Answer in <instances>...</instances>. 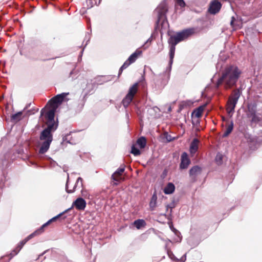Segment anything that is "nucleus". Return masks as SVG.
Listing matches in <instances>:
<instances>
[{"instance_id": "f704fd0d", "label": "nucleus", "mask_w": 262, "mask_h": 262, "mask_svg": "<svg viewBox=\"0 0 262 262\" xmlns=\"http://www.w3.org/2000/svg\"><path fill=\"white\" fill-rule=\"evenodd\" d=\"M186 259V254H184L180 259L181 261L182 262H185Z\"/></svg>"}, {"instance_id": "c9c22d12", "label": "nucleus", "mask_w": 262, "mask_h": 262, "mask_svg": "<svg viewBox=\"0 0 262 262\" xmlns=\"http://www.w3.org/2000/svg\"><path fill=\"white\" fill-rule=\"evenodd\" d=\"M34 114V112H33L32 110H29L27 112L26 115H30L31 114Z\"/></svg>"}, {"instance_id": "20e7f679", "label": "nucleus", "mask_w": 262, "mask_h": 262, "mask_svg": "<svg viewBox=\"0 0 262 262\" xmlns=\"http://www.w3.org/2000/svg\"><path fill=\"white\" fill-rule=\"evenodd\" d=\"M69 93H62L55 96L49 101L47 105H49L50 108V110L45 113L46 119L54 120L55 112L58 106L62 102L66 96Z\"/></svg>"}, {"instance_id": "4be33fe9", "label": "nucleus", "mask_w": 262, "mask_h": 262, "mask_svg": "<svg viewBox=\"0 0 262 262\" xmlns=\"http://www.w3.org/2000/svg\"><path fill=\"white\" fill-rule=\"evenodd\" d=\"M157 197L156 194L152 195L150 203L149 206L151 210H154L156 206Z\"/></svg>"}, {"instance_id": "58836bf2", "label": "nucleus", "mask_w": 262, "mask_h": 262, "mask_svg": "<svg viewBox=\"0 0 262 262\" xmlns=\"http://www.w3.org/2000/svg\"><path fill=\"white\" fill-rule=\"evenodd\" d=\"M30 104H31L30 103V104H27V105L26 106V107L24 108V111H23V112H24L25 110H26V109H27V108L30 106Z\"/></svg>"}, {"instance_id": "2eb2a0df", "label": "nucleus", "mask_w": 262, "mask_h": 262, "mask_svg": "<svg viewBox=\"0 0 262 262\" xmlns=\"http://www.w3.org/2000/svg\"><path fill=\"white\" fill-rule=\"evenodd\" d=\"M124 166L121 167L117 169V170L112 174V179L117 182H119L121 179V176L124 171Z\"/></svg>"}, {"instance_id": "1a4fd4ad", "label": "nucleus", "mask_w": 262, "mask_h": 262, "mask_svg": "<svg viewBox=\"0 0 262 262\" xmlns=\"http://www.w3.org/2000/svg\"><path fill=\"white\" fill-rule=\"evenodd\" d=\"M41 234L39 231L37 230L30 235H29L28 236H27L25 239L19 242V243L18 244V246L16 249L13 251L12 253L11 254L13 256L16 255L18 252L20 250V249L22 248L23 246L31 238L33 237L34 236L39 235Z\"/></svg>"}, {"instance_id": "2f4dec72", "label": "nucleus", "mask_w": 262, "mask_h": 262, "mask_svg": "<svg viewBox=\"0 0 262 262\" xmlns=\"http://www.w3.org/2000/svg\"><path fill=\"white\" fill-rule=\"evenodd\" d=\"M215 161L218 164H221L222 161V155L220 154H217L215 158Z\"/></svg>"}, {"instance_id": "39448f33", "label": "nucleus", "mask_w": 262, "mask_h": 262, "mask_svg": "<svg viewBox=\"0 0 262 262\" xmlns=\"http://www.w3.org/2000/svg\"><path fill=\"white\" fill-rule=\"evenodd\" d=\"M241 96L239 90L236 89L233 91L232 94L229 96L227 103L226 111L228 115H232L234 112L235 106Z\"/></svg>"}, {"instance_id": "ea45409f", "label": "nucleus", "mask_w": 262, "mask_h": 262, "mask_svg": "<svg viewBox=\"0 0 262 262\" xmlns=\"http://www.w3.org/2000/svg\"><path fill=\"white\" fill-rule=\"evenodd\" d=\"M46 252V251H44L42 253H41V254L39 255L38 257L37 258V259H39V257L40 256H42Z\"/></svg>"}, {"instance_id": "e433bc0d", "label": "nucleus", "mask_w": 262, "mask_h": 262, "mask_svg": "<svg viewBox=\"0 0 262 262\" xmlns=\"http://www.w3.org/2000/svg\"><path fill=\"white\" fill-rule=\"evenodd\" d=\"M170 228L171 229V230H172V231H173L175 232V233H176V234H177V232H178V231L176 229H174V228H173V227H172L171 226H170Z\"/></svg>"}, {"instance_id": "f3484780", "label": "nucleus", "mask_w": 262, "mask_h": 262, "mask_svg": "<svg viewBox=\"0 0 262 262\" xmlns=\"http://www.w3.org/2000/svg\"><path fill=\"white\" fill-rule=\"evenodd\" d=\"M175 189V186L172 183H168L164 189V192L166 194L172 193Z\"/></svg>"}, {"instance_id": "5701e85b", "label": "nucleus", "mask_w": 262, "mask_h": 262, "mask_svg": "<svg viewBox=\"0 0 262 262\" xmlns=\"http://www.w3.org/2000/svg\"><path fill=\"white\" fill-rule=\"evenodd\" d=\"M134 225L138 229H139L142 227L145 226V222L143 220L138 219L134 222Z\"/></svg>"}, {"instance_id": "6ab92c4d", "label": "nucleus", "mask_w": 262, "mask_h": 262, "mask_svg": "<svg viewBox=\"0 0 262 262\" xmlns=\"http://www.w3.org/2000/svg\"><path fill=\"white\" fill-rule=\"evenodd\" d=\"M142 52L139 50H136L134 53H133L128 58V61L130 62V63H132L134 62L138 57L141 54Z\"/></svg>"}, {"instance_id": "473e14b6", "label": "nucleus", "mask_w": 262, "mask_h": 262, "mask_svg": "<svg viewBox=\"0 0 262 262\" xmlns=\"http://www.w3.org/2000/svg\"><path fill=\"white\" fill-rule=\"evenodd\" d=\"M167 253H168V256H169V257L171 259H175L174 256V255L173 254V253L171 251H167Z\"/></svg>"}, {"instance_id": "f8f14e48", "label": "nucleus", "mask_w": 262, "mask_h": 262, "mask_svg": "<svg viewBox=\"0 0 262 262\" xmlns=\"http://www.w3.org/2000/svg\"><path fill=\"white\" fill-rule=\"evenodd\" d=\"M86 203L83 199L78 198L73 203L72 206H75L78 210H84L86 207Z\"/></svg>"}, {"instance_id": "9d476101", "label": "nucleus", "mask_w": 262, "mask_h": 262, "mask_svg": "<svg viewBox=\"0 0 262 262\" xmlns=\"http://www.w3.org/2000/svg\"><path fill=\"white\" fill-rule=\"evenodd\" d=\"M202 168L199 166H194L189 170V176L191 180L195 182L196 180L197 177L202 173Z\"/></svg>"}, {"instance_id": "f257e3e1", "label": "nucleus", "mask_w": 262, "mask_h": 262, "mask_svg": "<svg viewBox=\"0 0 262 262\" xmlns=\"http://www.w3.org/2000/svg\"><path fill=\"white\" fill-rule=\"evenodd\" d=\"M196 30V29L194 28H188L184 30L181 32H178L175 35L171 36L169 38L168 43L170 46V60L169 61V67L167 68L166 71V77L165 79V82H167L168 79H169L170 72L171 71V65L173 63V59L174 56L176 46L180 41L195 33Z\"/></svg>"}, {"instance_id": "b1692460", "label": "nucleus", "mask_w": 262, "mask_h": 262, "mask_svg": "<svg viewBox=\"0 0 262 262\" xmlns=\"http://www.w3.org/2000/svg\"><path fill=\"white\" fill-rule=\"evenodd\" d=\"M23 112H19L15 114H13L11 116V120L15 122H17L19 120H20L22 118V115H23Z\"/></svg>"}, {"instance_id": "cd10ccee", "label": "nucleus", "mask_w": 262, "mask_h": 262, "mask_svg": "<svg viewBox=\"0 0 262 262\" xmlns=\"http://www.w3.org/2000/svg\"><path fill=\"white\" fill-rule=\"evenodd\" d=\"M130 64L131 63H130V62L127 60L120 68L119 75L121 74L124 69L128 67Z\"/></svg>"}, {"instance_id": "a211bd4d", "label": "nucleus", "mask_w": 262, "mask_h": 262, "mask_svg": "<svg viewBox=\"0 0 262 262\" xmlns=\"http://www.w3.org/2000/svg\"><path fill=\"white\" fill-rule=\"evenodd\" d=\"M256 104L254 103L248 104V116L256 114Z\"/></svg>"}, {"instance_id": "bb28decb", "label": "nucleus", "mask_w": 262, "mask_h": 262, "mask_svg": "<svg viewBox=\"0 0 262 262\" xmlns=\"http://www.w3.org/2000/svg\"><path fill=\"white\" fill-rule=\"evenodd\" d=\"M131 153L135 156H139L141 154L140 150L136 147L135 145H133L132 147Z\"/></svg>"}, {"instance_id": "0eeeda50", "label": "nucleus", "mask_w": 262, "mask_h": 262, "mask_svg": "<svg viewBox=\"0 0 262 262\" xmlns=\"http://www.w3.org/2000/svg\"><path fill=\"white\" fill-rule=\"evenodd\" d=\"M137 83H135L129 88L127 94L122 101V104L124 107L126 108L132 101L135 95L137 92Z\"/></svg>"}, {"instance_id": "aec40b11", "label": "nucleus", "mask_w": 262, "mask_h": 262, "mask_svg": "<svg viewBox=\"0 0 262 262\" xmlns=\"http://www.w3.org/2000/svg\"><path fill=\"white\" fill-rule=\"evenodd\" d=\"M205 106L206 105L199 106L193 111L192 114L194 115L195 117L200 118V117H201L202 115L203 112L204 110Z\"/></svg>"}, {"instance_id": "423d86ee", "label": "nucleus", "mask_w": 262, "mask_h": 262, "mask_svg": "<svg viewBox=\"0 0 262 262\" xmlns=\"http://www.w3.org/2000/svg\"><path fill=\"white\" fill-rule=\"evenodd\" d=\"M82 181H83L81 177H79L77 179L76 182L73 188L72 189H69L68 185L69 183V177L68 176L67 181V183H66V191L69 193H71L75 191L76 188L77 186H79L81 187H83ZM81 195L83 197H84V198H85V199L89 198L90 195H89V193L88 190L86 189L82 188V189L81 191Z\"/></svg>"}, {"instance_id": "72a5a7b5", "label": "nucleus", "mask_w": 262, "mask_h": 262, "mask_svg": "<svg viewBox=\"0 0 262 262\" xmlns=\"http://www.w3.org/2000/svg\"><path fill=\"white\" fill-rule=\"evenodd\" d=\"M234 17H232V20L230 22V24L232 26L233 28H234V29H236V28L234 25Z\"/></svg>"}, {"instance_id": "4c0bfd02", "label": "nucleus", "mask_w": 262, "mask_h": 262, "mask_svg": "<svg viewBox=\"0 0 262 262\" xmlns=\"http://www.w3.org/2000/svg\"><path fill=\"white\" fill-rule=\"evenodd\" d=\"M45 108H43V109L41 110V116L43 115V114L45 113Z\"/></svg>"}, {"instance_id": "a19ab883", "label": "nucleus", "mask_w": 262, "mask_h": 262, "mask_svg": "<svg viewBox=\"0 0 262 262\" xmlns=\"http://www.w3.org/2000/svg\"><path fill=\"white\" fill-rule=\"evenodd\" d=\"M169 208H170V212H171V211H172V207H170L169 205H167L166 209H167V210H168Z\"/></svg>"}, {"instance_id": "a878e982", "label": "nucleus", "mask_w": 262, "mask_h": 262, "mask_svg": "<svg viewBox=\"0 0 262 262\" xmlns=\"http://www.w3.org/2000/svg\"><path fill=\"white\" fill-rule=\"evenodd\" d=\"M248 117L251 118V121L252 122L256 123L261 120V118L257 116L256 114L250 115Z\"/></svg>"}, {"instance_id": "9b49d317", "label": "nucleus", "mask_w": 262, "mask_h": 262, "mask_svg": "<svg viewBox=\"0 0 262 262\" xmlns=\"http://www.w3.org/2000/svg\"><path fill=\"white\" fill-rule=\"evenodd\" d=\"M221 6V4L220 2L214 1L210 3L208 11L210 14H215L219 12Z\"/></svg>"}, {"instance_id": "c756f323", "label": "nucleus", "mask_w": 262, "mask_h": 262, "mask_svg": "<svg viewBox=\"0 0 262 262\" xmlns=\"http://www.w3.org/2000/svg\"><path fill=\"white\" fill-rule=\"evenodd\" d=\"M70 135H71V133H70L69 134H68L66 135H65L64 136H63V138H62L63 142H66L70 143V144H73L72 139H71V138L70 137Z\"/></svg>"}, {"instance_id": "412c9836", "label": "nucleus", "mask_w": 262, "mask_h": 262, "mask_svg": "<svg viewBox=\"0 0 262 262\" xmlns=\"http://www.w3.org/2000/svg\"><path fill=\"white\" fill-rule=\"evenodd\" d=\"M137 145L140 148H144L146 145V139L144 137H140L137 141Z\"/></svg>"}, {"instance_id": "ddd939ff", "label": "nucleus", "mask_w": 262, "mask_h": 262, "mask_svg": "<svg viewBox=\"0 0 262 262\" xmlns=\"http://www.w3.org/2000/svg\"><path fill=\"white\" fill-rule=\"evenodd\" d=\"M190 164V160L186 152H183L181 157V163L180 167L181 169H186Z\"/></svg>"}, {"instance_id": "6e6552de", "label": "nucleus", "mask_w": 262, "mask_h": 262, "mask_svg": "<svg viewBox=\"0 0 262 262\" xmlns=\"http://www.w3.org/2000/svg\"><path fill=\"white\" fill-rule=\"evenodd\" d=\"M167 11V6L165 3H161L155 10V12L157 13L158 19L157 24H159L160 21L164 23L165 19V14Z\"/></svg>"}, {"instance_id": "f03ea898", "label": "nucleus", "mask_w": 262, "mask_h": 262, "mask_svg": "<svg viewBox=\"0 0 262 262\" xmlns=\"http://www.w3.org/2000/svg\"><path fill=\"white\" fill-rule=\"evenodd\" d=\"M241 74V70L237 66L231 65L227 67L223 72L222 76L218 79L216 87L223 83L225 89H231L236 85Z\"/></svg>"}, {"instance_id": "7c9ffc66", "label": "nucleus", "mask_w": 262, "mask_h": 262, "mask_svg": "<svg viewBox=\"0 0 262 262\" xmlns=\"http://www.w3.org/2000/svg\"><path fill=\"white\" fill-rule=\"evenodd\" d=\"M176 4L183 8L185 6V3L183 0H175Z\"/></svg>"}, {"instance_id": "dca6fc26", "label": "nucleus", "mask_w": 262, "mask_h": 262, "mask_svg": "<svg viewBox=\"0 0 262 262\" xmlns=\"http://www.w3.org/2000/svg\"><path fill=\"white\" fill-rule=\"evenodd\" d=\"M198 139L195 138L193 140L192 142L191 143L190 146V152L191 154H194L196 152L198 149V144H199Z\"/></svg>"}, {"instance_id": "4468645a", "label": "nucleus", "mask_w": 262, "mask_h": 262, "mask_svg": "<svg viewBox=\"0 0 262 262\" xmlns=\"http://www.w3.org/2000/svg\"><path fill=\"white\" fill-rule=\"evenodd\" d=\"M70 209H67L63 212L59 213L57 215L52 217L51 219L49 220L47 223L43 224L38 229V230L39 231L40 233H42L44 231V228L49 225L51 223L55 221L56 220L59 219L60 217H61L63 214L67 212Z\"/></svg>"}, {"instance_id": "7ed1b4c3", "label": "nucleus", "mask_w": 262, "mask_h": 262, "mask_svg": "<svg viewBox=\"0 0 262 262\" xmlns=\"http://www.w3.org/2000/svg\"><path fill=\"white\" fill-rule=\"evenodd\" d=\"M46 124L47 127L41 132L39 137L40 154H44L49 150L53 141L52 133L54 132L58 127V123L55 120L47 119Z\"/></svg>"}, {"instance_id": "c85d7f7f", "label": "nucleus", "mask_w": 262, "mask_h": 262, "mask_svg": "<svg viewBox=\"0 0 262 262\" xmlns=\"http://www.w3.org/2000/svg\"><path fill=\"white\" fill-rule=\"evenodd\" d=\"M70 135H71V133H70L69 134H68L66 135H65L64 136H63V138H62L63 142H66L70 143V144H73L72 139H71V138L70 137Z\"/></svg>"}, {"instance_id": "393cba45", "label": "nucleus", "mask_w": 262, "mask_h": 262, "mask_svg": "<svg viewBox=\"0 0 262 262\" xmlns=\"http://www.w3.org/2000/svg\"><path fill=\"white\" fill-rule=\"evenodd\" d=\"M233 128V123L232 121L231 123L228 125V126L227 127L224 133L223 134V137H226L228 136L232 131Z\"/></svg>"}]
</instances>
